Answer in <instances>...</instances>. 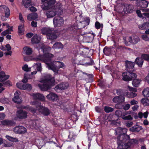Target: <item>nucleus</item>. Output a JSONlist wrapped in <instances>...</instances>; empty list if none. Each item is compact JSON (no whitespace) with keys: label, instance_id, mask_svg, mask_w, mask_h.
<instances>
[{"label":"nucleus","instance_id":"nucleus-1","mask_svg":"<svg viewBox=\"0 0 149 149\" xmlns=\"http://www.w3.org/2000/svg\"><path fill=\"white\" fill-rule=\"evenodd\" d=\"M53 55L51 54L44 53L43 55H39L37 57L34 58L35 61L37 62V69L38 71H41L42 70L41 63L40 62H45L47 65L49 69L53 70L56 74L58 73V69L64 66V63L60 61H55L54 63L50 62L52 60V58L53 57Z\"/></svg>","mask_w":149,"mask_h":149},{"label":"nucleus","instance_id":"nucleus-2","mask_svg":"<svg viewBox=\"0 0 149 149\" xmlns=\"http://www.w3.org/2000/svg\"><path fill=\"white\" fill-rule=\"evenodd\" d=\"M82 21L75 22L68 28V32L69 33V36L72 39L78 38L81 32V29L85 27L84 24V22Z\"/></svg>","mask_w":149,"mask_h":149},{"label":"nucleus","instance_id":"nucleus-3","mask_svg":"<svg viewBox=\"0 0 149 149\" xmlns=\"http://www.w3.org/2000/svg\"><path fill=\"white\" fill-rule=\"evenodd\" d=\"M125 138H120L119 137L117 139V148L119 149H127L129 148L128 143L126 142L130 139V136H126Z\"/></svg>","mask_w":149,"mask_h":149},{"label":"nucleus","instance_id":"nucleus-4","mask_svg":"<svg viewBox=\"0 0 149 149\" xmlns=\"http://www.w3.org/2000/svg\"><path fill=\"white\" fill-rule=\"evenodd\" d=\"M36 102V101L34 102L33 104L36 105V107L38 108L39 112L45 116H48L50 114V111L48 108L41 105L40 103L38 102L37 104Z\"/></svg>","mask_w":149,"mask_h":149},{"label":"nucleus","instance_id":"nucleus-5","mask_svg":"<svg viewBox=\"0 0 149 149\" xmlns=\"http://www.w3.org/2000/svg\"><path fill=\"white\" fill-rule=\"evenodd\" d=\"M127 131V129L125 128L118 127L116 129V134L118 135L117 139H118L119 137L120 138H125L126 136H129L126 134Z\"/></svg>","mask_w":149,"mask_h":149},{"label":"nucleus","instance_id":"nucleus-6","mask_svg":"<svg viewBox=\"0 0 149 149\" xmlns=\"http://www.w3.org/2000/svg\"><path fill=\"white\" fill-rule=\"evenodd\" d=\"M45 2L42 9L44 10H48L49 9H52L56 3V0H44Z\"/></svg>","mask_w":149,"mask_h":149},{"label":"nucleus","instance_id":"nucleus-7","mask_svg":"<svg viewBox=\"0 0 149 149\" xmlns=\"http://www.w3.org/2000/svg\"><path fill=\"white\" fill-rule=\"evenodd\" d=\"M53 22L55 27H58L63 24L64 20L62 17L59 16L56 17L53 19Z\"/></svg>","mask_w":149,"mask_h":149},{"label":"nucleus","instance_id":"nucleus-8","mask_svg":"<svg viewBox=\"0 0 149 149\" xmlns=\"http://www.w3.org/2000/svg\"><path fill=\"white\" fill-rule=\"evenodd\" d=\"M134 10V8L133 4L127 3L124 4L123 11L125 13H131Z\"/></svg>","mask_w":149,"mask_h":149},{"label":"nucleus","instance_id":"nucleus-9","mask_svg":"<svg viewBox=\"0 0 149 149\" xmlns=\"http://www.w3.org/2000/svg\"><path fill=\"white\" fill-rule=\"evenodd\" d=\"M27 112L22 109L17 110L16 112V116L17 118L24 119L26 118L27 116Z\"/></svg>","mask_w":149,"mask_h":149},{"label":"nucleus","instance_id":"nucleus-10","mask_svg":"<svg viewBox=\"0 0 149 149\" xmlns=\"http://www.w3.org/2000/svg\"><path fill=\"white\" fill-rule=\"evenodd\" d=\"M13 131L16 133L23 134L27 132V130L24 127L22 126H17L15 127Z\"/></svg>","mask_w":149,"mask_h":149},{"label":"nucleus","instance_id":"nucleus-11","mask_svg":"<svg viewBox=\"0 0 149 149\" xmlns=\"http://www.w3.org/2000/svg\"><path fill=\"white\" fill-rule=\"evenodd\" d=\"M135 65V63L131 61L126 60L125 61V66L126 68V69L128 71L130 70L133 71V69Z\"/></svg>","mask_w":149,"mask_h":149},{"label":"nucleus","instance_id":"nucleus-12","mask_svg":"<svg viewBox=\"0 0 149 149\" xmlns=\"http://www.w3.org/2000/svg\"><path fill=\"white\" fill-rule=\"evenodd\" d=\"M148 1L145 0H137L136 2V5L142 8H147L148 4Z\"/></svg>","mask_w":149,"mask_h":149},{"label":"nucleus","instance_id":"nucleus-13","mask_svg":"<svg viewBox=\"0 0 149 149\" xmlns=\"http://www.w3.org/2000/svg\"><path fill=\"white\" fill-rule=\"evenodd\" d=\"M95 36L94 33H89L83 37V40L85 42H90L93 41Z\"/></svg>","mask_w":149,"mask_h":149},{"label":"nucleus","instance_id":"nucleus-14","mask_svg":"<svg viewBox=\"0 0 149 149\" xmlns=\"http://www.w3.org/2000/svg\"><path fill=\"white\" fill-rule=\"evenodd\" d=\"M20 94V92L17 91L14 93V97L12 99V101L14 102L17 104L21 103L22 100V98L19 97Z\"/></svg>","mask_w":149,"mask_h":149},{"label":"nucleus","instance_id":"nucleus-15","mask_svg":"<svg viewBox=\"0 0 149 149\" xmlns=\"http://www.w3.org/2000/svg\"><path fill=\"white\" fill-rule=\"evenodd\" d=\"M46 97L48 100L52 102L57 101L59 99L57 95L52 92L50 93Z\"/></svg>","mask_w":149,"mask_h":149},{"label":"nucleus","instance_id":"nucleus-16","mask_svg":"<svg viewBox=\"0 0 149 149\" xmlns=\"http://www.w3.org/2000/svg\"><path fill=\"white\" fill-rule=\"evenodd\" d=\"M0 11L2 12L4 11L5 13V17L8 18L10 15V11L9 8L5 5L0 6Z\"/></svg>","mask_w":149,"mask_h":149},{"label":"nucleus","instance_id":"nucleus-17","mask_svg":"<svg viewBox=\"0 0 149 149\" xmlns=\"http://www.w3.org/2000/svg\"><path fill=\"white\" fill-rule=\"evenodd\" d=\"M69 84L67 82H64L57 85L55 86L56 90L59 89L63 90L67 88L69 86Z\"/></svg>","mask_w":149,"mask_h":149},{"label":"nucleus","instance_id":"nucleus-18","mask_svg":"<svg viewBox=\"0 0 149 149\" xmlns=\"http://www.w3.org/2000/svg\"><path fill=\"white\" fill-rule=\"evenodd\" d=\"M1 123L3 125L10 127L14 126L16 124L14 121L8 120H4L2 121Z\"/></svg>","mask_w":149,"mask_h":149},{"label":"nucleus","instance_id":"nucleus-19","mask_svg":"<svg viewBox=\"0 0 149 149\" xmlns=\"http://www.w3.org/2000/svg\"><path fill=\"white\" fill-rule=\"evenodd\" d=\"M61 15V12H58L57 11H55L54 10L48 11L46 13L47 18L52 17L56 15Z\"/></svg>","mask_w":149,"mask_h":149},{"label":"nucleus","instance_id":"nucleus-20","mask_svg":"<svg viewBox=\"0 0 149 149\" xmlns=\"http://www.w3.org/2000/svg\"><path fill=\"white\" fill-rule=\"evenodd\" d=\"M38 86L40 89L42 91H46L49 89H50L52 86H51L49 84H47V83L42 84H39Z\"/></svg>","mask_w":149,"mask_h":149},{"label":"nucleus","instance_id":"nucleus-21","mask_svg":"<svg viewBox=\"0 0 149 149\" xmlns=\"http://www.w3.org/2000/svg\"><path fill=\"white\" fill-rule=\"evenodd\" d=\"M54 30V29L50 27H45L42 28L41 31L43 35H46L47 37V35H49L50 33H51L52 31Z\"/></svg>","mask_w":149,"mask_h":149},{"label":"nucleus","instance_id":"nucleus-22","mask_svg":"<svg viewBox=\"0 0 149 149\" xmlns=\"http://www.w3.org/2000/svg\"><path fill=\"white\" fill-rule=\"evenodd\" d=\"M139 38L137 36L129 37L128 38L129 42L133 44H135L137 43L139 41Z\"/></svg>","mask_w":149,"mask_h":149},{"label":"nucleus","instance_id":"nucleus-23","mask_svg":"<svg viewBox=\"0 0 149 149\" xmlns=\"http://www.w3.org/2000/svg\"><path fill=\"white\" fill-rule=\"evenodd\" d=\"M33 96L34 100H38L42 101H44L45 100V97L43 95L39 93L33 94Z\"/></svg>","mask_w":149,"mask_h":149},{"label":"nucleus","instance_id":"nucleus-24","mask_svg":"<svg viewBox=\"0 0 149 149\" xmlns=\"http://www.w3.org/2000/svg\"><path fill=\"white\" fill-rule=\"evenodd\" d=\"M113 101L114 103H122L125 101V97L120 96H116L113 99Z\"/></svg>","mask_w":149,"mask_h":149},{"label":"nucleus","instance_id":"nucleus-25","mask_svg":"<svg viewBox=\"0 0 149 149\" xmlns=\"http://www.w3.org/2000/svg\"><path fill=\"white\" fill-rule=\"evenodd\" d=\"M10 76L8 75H6L5 72L3 71H1L0 72V82L4 81L8 79Z\"/></svg>","mask_w":149,"mask_h":149},{"label":"nucleus","instance_id":"nucleus-26","mask_svg":"<svg viewBox=\"0 0 149 149\" xmlns=\"http://www.w3.org/2000/svg\"><path fill=\"white\" fill-rule=\"evenodd\" d=\"M61 3L59 2H58L55 5H54L52 9H53L55 11H57L58 12H61L62 14L63 11L61 9Z\"/></svg>","mask_w":149,"mask_h":149},{"label":"nucleus","instance_id":"nucleus-27","mask_svg":"<svg viewBox=\"0 0 149 149\" xmlns=\"http://www.w3.org/2000/svg\"><path fill=\"white\" fill-rule=\"evenodd\" d=\"M130 72H125L123 73L122 76L123 77V79L125 81H130L132 80V79L130 78L129 76Z\"/></svg>","mask_w":149,"mask_h":149},{"label":"nucleus","instance_id":"nucleus-28","mask_svg":"<svg viewBox=\"0 0 149 149\" xmlns=\"http://www.w3.org/2000/svg\"><path fill=\"white\" fill-rule=\"evenodd\" d=\"M113 91L115 92L117 95L120 96V97H124L126 94L125 92H124V91L121 89H115Z\"/></svg>","mask_w":149,"mask_h":149},{"label":"nucleus","instance_id":"nucleus-29","mask_svg":"<svg viewBox=\"0 0 149 149\" xmlns=\"http://www.w3.org/2000/svg\"><path fill=\"white\" fill-rule=\"evenodd\" d=\"M144 61L141 57H138L135 60L134 63L137 65L139 67H141L143 64Z\"/></svg>","mask_w":149,"mask_h":149},{"label":"nucleus","instance_id":"nucleus-30","mask_svg":"<svg viewBox=\"0 0 149 149\" xmlns=\"http://www.w3.org/2000/svg\"><path fill=\"white\" fill-rule=\"evenodd\" d=\"M40 41V38L37 34L35 35L31 39V42L33 44L39 43Z\"/></svg>","mask_w":149,"mask_h":149},{"label":"nucleus","instance_id":"nucleus-31","mask_svg":"<svg viewBox=\"0 0 149 149\" xmlns=\"http://www.w3.org/2000/svg\"><path fill=\"white\" fill-rule=\"evenodd\" d=\"M142 128L141 126H139L138 125H136L133 126L130 128V130L132 132H139Z\"/></svg>","mask_w":149,"mask_h":149},{"label":"nucleus","instance_id":"nucleus-32","mask_svg":"<svg viewBox=\"0 0 149 149\" xmlns=\"http://www.w3.org/2000/svg\"><path fill=\"white\" fill-rule=\"evenodd\" d=\"M74 15L75 16V19L76 20V21L78 22L82 21V19H83L82 13H80L79 12H76L74 13Z\"/></svg>","mask_w":149,"mask_h":149},{"label":"nucleus","instance_id":"nucleus-33","mask_svg":"<svg viewBox=\"0 0 149 149\" xmlns=\"http://www.w3.org/2000/svg\"><path fill=\"white\" fill-rule=\"evenodd\" d=\"M57 36L56 34L55 31L54 30L52 31L51 33L49 35H47V38L48 39L50 40H54L56 39L57 38Z\"/></svg>","mask_w":149,"mask_h":149},{"label":"nucleus","instance_id":"nucleus-34","mask_svg":"<svg viewBox=\"0 0 149 149\" xmlns=\"http://www.w3.org/2000/svg\"><path fill=\"white\" fill-rule=\"evenodd\" d=\"M24 109H25L28 110L29 111L35 114L36 113V111L38 109V108H36V109L34 108L33 107L29 106V105H27L25 106H24L23 107Z\"/></svg>","mask_w":149,"mask_h":149},{"label":"nucleus","instance_id":"nucleus-35","mask_svg":"<svg viewBox=\"0 0 149 149\" xmlns=\"http://www.w3.org/2000/svg\"><path fill=\"white\" fill-rule=\"evenodd\" d=\"M139 28L141 30H144L149 28V22H147L144 23L143 24L139 25Z\"/></svg>","mask_w":149,"mask_h":149},{"label":"nucleus","instance_id":"nucleus-36","mask_svg":"<svg viewBox=\"0 0 149 149\" xmlns=\"http://www.w3.org/2000/svg\"><path fill=\"white\" fill-rule=\"evenodd\" d=\"M22 3L23 5H24L25 8H28L31 5V0H23Z\"/></svg>","mask_w":149,"mask_h":149},{"label":"nucleus","instance_id":"nucleus-37","mask_svg":"<svg viewBox=\"0 0 149 149\" xmlns=\"http://www.w3.org/2000/svg\"><path fill=\"white\" fill-rule=\"evenodd\" d=\"M76 135L74 134V133L72 132H69V134L68 136L67 141L70 142L72 141H74L75 137Z\"/></svg>","mask_w":149,"mask_h":149},{"label":"nucleus","instance_id":"nucleus-38","mask_svg":"<svg viewBox=\"0 0 149 149\" xmlns=\"http://www.w3.org/2000/svg\"><path fill=\"white\" fill-rule=\"evenodd\" d=\"M141 80L139 79H133L132 84L133 86L134 87H137L139 85Z\"/></svg>","mask_w":149,"mask_h":149},{"label":"nucleus","instance_id":"nucleus-39","mask_svg":"<svg viewBox=\"0 0 149 149\" xmlns=\"http://www.w3.org/2000/svg\"><path fill=\"white\" fill-rule=\"evenodd\" d=\"M23 50L27 55H30L32 54V49L27 46L24 47Z\"/></svg>","mask_w":149,"mask_h":149},{"label":"nucleus","instance_id":"nucleus-40","mask_svg":"<svg viewBox=\"0 0 149 149\" xmlns=\"http://www.w3.org/2000/svg\"><path fill=\"white\" fill-rule=\"evenodd\" d=\"M53 48L55 49H62L63 48V45L61 42H56L53 45Z\"/></svg>","mask_w":149,"mask_h":149},{"label":"nucleus","instance_id":"nucleus-41","mask_svg":"<svg viewBox=\"0 0 149 149\" xmlns=\"http://www.w3.org/2000/svg\"><path fill=\"white\" fill-rule=\"evenodd\" d=\"M103 52L105 55L109 56L111 53V50L107 46H106L103 49Z\"/></svg>","mask_w":149,"mask_h":149},{"label":"nucleus","instance_id":"nucleus-42","mask_svg":"<svg viewBox=\"0 0 149 149\" xmlns=\"http://www.w3.org/2000/svg\"><path fill=\"white\" fill-rule=\"evenodd\" d=\"M142 94L144 97H149V88L147 87L144 88L142 91Z\"/></svg>","mask_w":149,"mask_h":149},{"label":"nucleus","instance_id":"nucleus-43","mask_svg":"<svg viewBox=\"0 0 149 149\" xmlns=\"http://www.w3.org/2000/svg\"><path fill=\"white\" fill-rule=\"evenodd\" d=\"M47 83L49 84L51 86H53L54 85L55 80L54 77H52L46 79Z\"/></svg>","mask_w":149,"mask_h":149},{"label":"nucleus","instance_id":"nucleus-44","mask_svg":"<svg viewBox=\"0 0 149 149\" xmlns=\"http://www.w3.org/2000/svg\"><path fill=\"white\" fill-rule=\"evenodd\" d=\"M6 137L9 141L12 142H17L18 141V140L16 138H14L9 135H6Z\"/></svg>","mask_w":149,"mask_h":149},{"label":"nucleus","instance_id":"nucleus-45","mask_svg":"<svg viewBox=\"0 0 149 149\" xmlns=\"http://www.w3.org/2000/svg\"><path fill=\"white\" fill-rule=\"evenodd\" d=\"M24 23L21 24L18 26V32L19 33H21L24 31Z\"/></svg>","mask_w":149,"mask_h":149},{"label":"nucleus","instance_id":"nucleus-46","mask_svg":"<svg viewBox=\"0 0 149 149\" xmlns=\"http://www.w3.org/2000/svg\"><path fill=\"white\" fill-rule=\"evenodd\" d=\"M141 102L144 105L148 106L149 105V100L146 98L142 99Z\"/></svg>","mask_w":149,"mask_h":149},{"label":"nucleus","instance_id":"nucleus-47","mask_svg":"<svg viewBox=\"0 0 149 149\" xmlns=\"http://www.w3.org/2000/svg\"><path fill=\"white\" fill-rule=\"evenodd\" d=\"M2 82L3 86L4 87L10 86L12 85L11 81L9 80L4 81Z\"/></svg>","mask_w":149,"mask_h":149},{"label":"nucleus","instance_id":"nucleus-48","mask_svg":"<svg viewBox=\"0 0 149 149\" xmlns=\"http://www.w3.org/2000/svg\"><path fill=\"white\" fill-rule=\"evenodd\" d=\"M141 57L142 59L146 61H149V54H143L141 55Z\"/></svg>","mask_w":149,"mask_h":149},{"label":"nucleus","instance_id":"nucleus-49","mask_svg":"<svg viewBox=\"0 0 149 149\" xmlns=\"http://www.w3.org/2000/svg\"><path fill=\"white\" fill-rule=\"evenodd\" d=\"M113 109L112 107L108 106H105L104 107V110L105 112L108 113L113 111Z\"/></svg>","mask_w":149,"mask_h":149},{"label":"nucleus","instance_id":"nucleus-50","mask_svg":"<svg viewBox=\"0 0 149 149\" xmlns=\"http://www.w3.org/2000/svg\"><path fill=\"white\" fill-rule=\"evenodd\" d=\"M24 90H27L29 91L31 90L32 87L31 84H25L24 85Z\"/></svg>","mask_w":149,"mask_h":149},{"label":"nucleus","instance_id":"nucleus-51","mask_svg":"<svg viewBox=\"0 0 149 149\" xmlns=\"http://www.w3.org/2000/svg\"><path fill=\"white\" fill-rule=\"evenodd\" d=\"M25 84H23L22 82H18L16 85L17 87L20 89L24 90V85Z\"/></svg>","mask_w":149,"mask_h":149},{"label":"nucleus","instance_id":"nucleus-52","mask_svg":"<svg viewBox=\"0 0 149 149\" xmlns=\"http://www.w3.org/2000/svg\"><path fill=\"white\" fill-rule=\"evenodd\" d=\"M95 26L97 29H99L101 27L102 28L103 27V25L102 24H101L98 21H96L95 23Z\"/></svg>","mask_w":149,"mask_h":149},{"label":"nucleus","instance_id":"nucleus-53","mask_svg":"<svg viewBox=\"0 0 149 149\" xmlns=\"http://www.w3.org/2000/svg\"><path fill=\"white\" fill-rule=\"evenodd\" d=\"M136 140L134 139H130H130L127 141V143H128V146H129V147L131 146L132 144H134L136 143Z\"/></svg>","mask_w":149,"mask_h":149},{"label":"nucleus","instance_id":"nucleus-54","mask_svg":"<svg viewBox=\"0 0 149 149\" xmlns=\"http://www.w3.org/2000/svg\"><path fill=\"white\" fill-rule=\"evenodd\" d=\"M133 72L131 70L129 71V76L130 78L132 79V78H136L137 76V74L135 73L132 72Z\"/></svg>","mask_w":149,"mask_h":149},{"label":"nucleus","instance_id":"nucleus-55","mask_svg":"<svg viewBox=\"0 0 149 149\" xmlns=\"http://www.w3.org/2000/svg\"><path fill=\"white\" fill-rule=\"evenodd\" d=\"M46 143H53L54 144H55V146L57 147H60L61 148V147H60V146L57 144L55 142H54L53 141L52 139H47L46 140Z\"/></svg>","mask_w":149,"mask_h":149},{"label":"nucleus","instance_id":"nucleus-56","mask_svg":"<svg viewBox=\"0 0 149 149\" xmlns=\"http://www.w3.org/2000/svg\"><path fill=\"white\" fill-rule=\"evenodd\" d=\"M78 116L75 114L72 115L70 117V119L73 121H76L78 119Z\"/></svg>","mask_w":149,"mask_h":149},{"label":"nucleus","instance_id":"nucleus-57","mask_svg":"<svg viewBox=\"0 0 149 149\" xmlns=\"http://www.w3.org/2000/svg\"><path fill=\"white\" fill-rule=\"evenodd\" d=\"M141 37L144 40L146 41H149V34H143L142 35Z\"/></svg>","mask_w":149,"mask_h":149},{"label":"nucleus","instance_id":"nucleus-58","mask_svg":"<svg viewBox=\"0 0 149 149\" xmlns=\"http://www.w3.org/2000/svg\"><path fill=\"white\" fill-rule=\"evenodd\" d=\"M122 118L125 120H132V118L130 115L125 116V115H123L122 116Z\"/></svg>","mask_w":149,"mask_h":149},{"label":"nucleus","instance_id":"nucleus-59","mask_svg":"<svg viewBox=\"0 0 149 149\" xmlns=\"http://www.w3.org/2000/svg\"><path fill=\"white\" fill-rule=\"evenodd\" d=\"M99 86L101 88H104L106 87L105 82L103 81H101L98 84Z\"/></svg>","mask_w":149,"mask_h":149},{"label":"nucleus","instance_id":"nucleus-60","mask_svg":"<svg viewBox=\"0 0 149 149\" xmlns=\"http://www.w3.org/2000/svg\"><path fill=\"white\" fill-rule=\"evenodd\" d=\"M115 114L116 116L118 117H121L122 118L123 115H122L121 111L119 110H116L115 113Z\"/></svg>","mask_w":149,"mask_h":149},{"label":"nucleus","instance_id":"nucleus-61","mask_svg":"<svg viewBox=\"0 0 149 149\" xmlns=\"http://www.w3.org/2000/svg\"><path fill=\"white\" fill-rule=\"evenodd\" d=\"M83 21L84 22V24L86 23V25H88L89 24L90 19L89 17H86L84 18H83Z\"/></svg>","mask_w":149,"mask_h":149},{"label":"nucleus","instance_id":"nucleus-62","mask_svg":"<svg viewBox=\"0 0 149 149\" xmlns=\"http://www.w3.org/2000/svg\"><path fill=\"white\" fill-rule=\"evenodd\" d=\"M136 12L139 17L142 18H144V17H143V14H141V11L140 10H137L136 11Z\"/></svg>","mask_w":149,"mask_h":149},{"label":"nucleus","instance_id":"nucleus-63","mask_svg":"<svg viewBox=\"0 0 149 149\" xmlns=\"http://www.w3.org/2000/svg\"><path fill=\"white\" fill-rule=\"evenodd\" d=\"M19 18L21 22H22V23H24L25 22V21L21 13H20L19 14Z\"/></svg>","mask_w":149,"mask_h":149},{"label":"nucleus","instance_id":"nucleus-64","mask_svg":"<svg viewBox=\"0 0 149 149\" xmlns=\"http://www.w3.org/2000/svg\"><path fill=\"white\" fill-rule=\"evenodd\" d=\"M22 69L25 71L28 72L29 71V69L28 65L26 64L24 65L22 68Z\"/></svg>","mask_w":149,"mask_h":149}]
</instances>
